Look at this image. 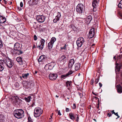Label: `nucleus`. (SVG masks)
Wrapping results in <instances>:
<instances>
[{
    "instance_id": "a18cd8bd",
    "label": "nucleus",
    "mask_w": 122,
    "mask_h": 122,
    "mask_svg": "<svg viewBox=\"0 0 122 122\" xmlns=\"http://www.w3.org/2000/svg\"><path fill=\"white\" fill-rule=\"evenodd\" d=\"M20 6L21 7H22L23 6V4L22 2H21L20 3Z\"/></svg>"
},
{
    "instance_id": "a878e982",
    "label": "nucleus",
    "mask_w": 122,
    "mask_h": 122,
    "mask_svg": "<svg viewBox=\"0 0 122 122\" xmlns=\"http://www.w3.org/2000/svg\"><path fill=\"white\" fill-rule=\"evenodd\" d=\"M29 73L23 74V78L27 79L29 77Z\"/></svg>"
},
{
    "instance_id": "13d9d810",
    "label": "nucleus",
    "mask_w": 122,
    "mask_h": 122,
    "mask_svg": "<svg viewBox=\"0 0 122 122\" xmlns=\"http://www.w3.org/2000/svg\"><path fill=\"white\" fill-rule=\"evenodd\" d=\"M111 112L112 113V114H114L115 112H114V110H112V111H111Z\"/></svg>"
},
{
    "instance_id": "c03bdc74",
    "label": "nucleus",
    "mask_w": 122,
    "mask_h": 122,
    "mask_svg": "<svg viewBox=\"0 0 122 122\" xmlns=\"http://www.w3.org/2000/svg\"><path fill=\"white\" fill-rule=\"evenodd\" d=\"M107 116L109 117H110L112 116V114L110 113H108L107 114Z\"/></svg>"
},
{
    "instance_id": "20e7f679",
    "label": "nucleus",
    "mask_w": 122,
    "mask_h": 122,
    "mask_svg": "<svg viewBox=\"0 0 122 122\" xmlns=\"http://www.w3.org/2000/svg\"><path fill=\"white\" fill-rule=\"evenodd\" d=\"M67 60L66 56L63 55L59 57V59L57 60V61L59 63H61L62 64H64L67 61Z\"/></svg>"
},
{
    "instance_id": "7ed1b4c3",
    "label": "nucleus",
    "mask_w": 122,
    "mask_h": 122,
    "mask_svg": "<svg viewBox=\"0 0 122 122\" xmlns=\"http://www.w3.org/2000/svg\"><path fill=\"white\" fill-rule=\"evenodd\" d=\"M23 110L22 109H17L15 110L14 112V114L15 117L18 118H20L21 117V114L22 113L21 112H22Z\"/></svg>"
},
{
    "instance_id": "f03ea898",
    "label": "nucleus",
    "mask_w": 122,
    "mask_h": 122,
    "mask_svg": "<svg viewBox=\"0 0 122 122\" xmlns=\"http://www.w3.org/2000/svg\"><path fill=\"white\" fill-rule=\"evenodd\" d=\"M43 110L40 107H37L35 108L34 112V116L36 117L40 116L43 113Z\"/></svg>"
},
{
    "instance_id": "0eeeda50",
    "label": "nucleus",
    "mask_w": 122,
    "mask_h": 122,
    "mask_svg": "<svg viewBox=\"0 0 122 122\" xmlns=\"http://www.w3.org/2000/svg\"><path fill=\"white\" fill-rule=\"evenodd\" d=\"M46 17L43 15L36 16V19L38 21L40 22H43L45 19Z\"/></svg>"
},
{
    "instance_id": "09e8293b",
    "label": "nucleus",
    "mask_w": 122,
    "mask_h": 122,
    "mask_svg": "<svg viewBox=\"0 0 122 122\" xmlns=\"http://www.w3.org/2000/svg\"><path fill=\"white\" fill-rule=\"evenodd\" d=\"M69 108H66V112H68L69 111Z\"/></svg>"
},
{
    "instance_id": "2f4dec72",
    "label": "nucleus",
    "mask_w": 122,
    "mask_h": 122,
    "mask_svg": "<svg viewBox=\"0 0 122 122\" xmlns=\"http://www.w3.org/2000/svg\"><path fill=\"white\" fill-rule=\"evenodd\" d=\"M87 19L91 21L92 19V16L91 15H89L88 16Z\"/></svg>"
},
{
    "instance_id": "9d476101",
    "label": "nucleus",
    "mask_w": 122,
    "mask_h": 122,
    "mask_svg": "<svg viewBox=\"0 0 122 122\" xmlns=\"http://www.w3.org/2000/svg\"><path fill=\"white\" fill-rule=\"evenodd\" d=\"M57 77V75L56 73H51L49 76V79L52 80H56Z\"/></svg>"
},
{
    "instance_id": "cd10ccee",
    "label": "nucleus",
    "mask_w": 122,
    "mask_h": 122,
    "mask_svg": "<svg viewBox=\"0 0 122 122\" xmlns=\"http://www.w3.org/2000/svg\"><path fill=\"white\" fill-rule=\"evenodd\" d=\"M57 15L56 16V19L57 20H59L60 17L61 16V14L60 13L58 12L57 13Z\"/></svg>"
},
{
    "instance_id": "37998d69",
    "label": "nucleus",
    "mask_w": 122,
    "mask_h": 122,
    "mask_svg": "<svg viewBox=\"0 0 122 122\" xmlns=\"http://www.w3.org/2000/svg\"><path fill=\"white\" fill-rule=\"evenodd\" d=\"M94 80L93 79H92L91 80V81L90 84L91 85H92L93 84V83L94 82Z\"/></svg>"
},
{
    "instance_id": "a211bd4d",
    "label": "nucleus",
    "mask_w": 122,
    "mask_h": 122,
    "mask_svg": "<svg viewBox=\"0 0 122 122\" xmlns=\"http://www.w3.org/2000/svg\"><path fill=\"white\" fill-rule=\"evenodd\" d=\"M74 61L73 59H71L69 61L68 64V67L69 68H71L73 64L74 63Z\"/></svg>"
},
{
    "instance_id": "864d4df0",
    "label": "nucleus",
    "mask_w": 122,
    "mask_h": 122,
    "mask_svg": "<svg viewBox=\"0 0 122 122\" xmlns=\"http://www.w3.org/2000/svg\"><path fill=\"white\" fill-rule=\"evenodd\" d=\"M99 81V80L98 79H96L95 80V82H96V83H97Z\"/></svg>"
},
{
    "instance_id": "5701e85b",
    "label": "nucleus",
    "mask_w": 122,
    "mask_h": 122,
    "mask_svg": "<svg viewBox=\"0 0 122 122\" xmlns=\"http://www.w3.org/2000/svg\"><path fill=\"white\" fill-rule=\"evenodd\" d=\"M72 82L70 81H67L66 82V86L68 87H69L72 85Z\"/></svg>"
},
{
    "instance_id": "72a5a7b5",
    "label": "nucleus",
    "mask_w": 122,
    "mask_h": 122,
    "mask_svg": "<svg viewBox=\"0 0 122 122\" xmlns=\"http://www.w3.org/2000/svg\"><path fill=\"white\" fill-rule=\"evenodd\" d=\"M86 21L87 24H88L90 23L91 20L87 19L86 20Z\"/></svg>"
},
{
    "instance_id": "58836bf2",
    "label": "nucleus",
    "mask_w": 122,
    "mask_h": 122,
    "mask_svg": "<svg viewBox=\"0 0 122 122\" xmlns=\"http://www.w3.org/2000/svg\"><path fill=\"white\" fill-rule=\"evenodd\" d=\"M114 113V114L116 116H117L118 118H119L120 116L119 115H118L117 112L116 113L115 112Z\"/></svg>"
},
{
    "instance_id": "7c9ffc66",
    "label": "nucleus",
    "mask_w": 122,
    "mask_h": 122,
    "mask_svg": "<svg viewBox=\"0 0 122 122\" xmlns=\"http://www.w3.org/2000/svg\"><path fill=\"white\" fill-rule=\"evenodd\" d=\"M17 52H16V53H18L19 55L22 54V52L21 50H17Z\"/></svg>"
},
{
    "instance_id": "8fccbe9b",
    "label": "nucleus",
    "mask_w": 122,
    "mask_h": 122,
    "mask_svg": "<svg viewBox=\"0 0 122 122\" xmlns=\"http://www.w3.org/2000/svg\"><path fill=\"white\" fill-rule=\"evenodd\" d=\"M73 107L72 108L73 109H75L76 107V106L75 104L74 103L73 104Z\"/></svg>"
},
{
    "instance_id": "f8f14e48",
    "label": "nucleus",
    "mask_w": 122,
    "mask_h": 122,
    "mask_svg": "<svg viewBox=\"0 0 122 122\" xmlns=\"http://www.w3.org/2000/svg\"><path fill=\"white\" fill-rule=\"evenodd\" d=\"M38 0H30L28 3L30 5L34 6L38 3Z\"/></svg>"
},
{
    "instance_id": "052dcab7",
    "label": "nucleus",
    "mask_w": 122,
    "mask_h": 122,
    "mask_svg": "<svg viewBox=\"0 0 122 122\" xmlns=\"http://www.w3.org/2000/svg\"><path fill=\"white\" fill-rule=\"evenodd\" d=\"M94 45L95 44H94L92 45L91 46V47H92V48H93L94 47Z\"/></svg>"
},
{
    "instance_id": "5fc2aeb1",
    "label": "nucleus",
    "mask_w": 122,
    "mask_h": 122,
    "mask_svg": "<svg viewBox=\"0 0 122 122\" xmlns=\"http://www.w3.org/2000/svg\"><path fill=\"white\" fill-rule=\"evenodd\" d=\"M75 116H77V118L76 119V121H78V120L79 119L78 117V116L77 115H76Z\"/></svg>"
},
{
    "instance_id": "4be33fe9",
    "label": "nucleus",
    "mask_w": 122,
    "mask_h": 122,
    "mask_svg": "<svg viewBox=\"0 0 122 122\" xmlns=\"http://www.w3.org/2000/svg\"><path fill=\"white\" fill-rule=\"evenodd\" d=\"M75 70L77 71L80 68V64L79 63H76L75 64Z\"/></svg>"
},
{
    "instance_id": "f3484780",
    "label": "nucleus",
    "mask_w": 122,
    "mask_h": 122,
    "mask_svg": "<svg viewBox=\"0 0 122 122\" xmlns=\"http://www.w3.org/2000/svg\"><path fill=\"white\" fill-rule=\"evenodd\" d=\"M116 88L117 92L119 93L122 92V87L120 85H117L116 86Z\"/></svg>"
},
{
    "instance_id": "dca6fc26",
    "label": "nucleus",
    "mask_w": 122,
    "mask_h": 122,
    "mask_svg": "<svg viewBox=\"0 0 122 122\" xmlns=\"http://www.w3.org/2000/svg\"><path fill=\"white\" fill-rule=\"evenodd\" d=\"M47 59V58L46 57V56L44 55H42L39 58L38 60V61L40 63L41 62L43 61L44 60Z\"/></svg>"
},
{
    "instance_id": "9b49d317",
    "label": "nucleus",
    "mask_w": 122,
    "mask_h": 122,
    "mask_svg": "<svg viewBox=\"0 0 122 122\" xmlns=\"http://www.w3.org/2000/svg\"><path fill=\"white\" fill-rule=\"evenodd\" d=\"M94 28L91 29L88 34V37L89 38H91L94 36Z\"/></svg>"
},
{
    "instance_id": "4468645a",
    "label": "nucleus",
    "mask_w": 122,
    "mask_h": 122,
    "mask_svg": "<svg viewBox=\"0 0 122 122\" xmlns=\"http://www.w3.org/2000/svg\"><path fill=\"white\" fill-rule=\"evenodd\" d=\"M4 61L2 60H0V71H2L4 69Z\"/></svg>"
},
{
    "instance_id": "774afa93",
    "label": "nucleus",
    "mask_w": 122,
    "mask_h": 122,
    "mask_svg": "<svg viewBox=\"0 0 122 122\" xmlns=\"http://www.w3.org/2000/svg\"><path fill=\"white\" fill-rule=\"evenodd\" d=\"M37 73V71H35V74H36Z\"/></svg>"
},
{
    "instance_id": "79ce46f5",
    "label": "nucleus",
    "mask_w": 122,
    "mask_h": 122,
    "mask_svg": "<svg viewBox=\"0 0 122 122\" xmlns=\"http://www.w3.org/2000/svg\"><path fill=\"white\" fill-rule=\"evenodd\" d=\"M78 94L80 96V98H81L82 96V94L81 93L79 92V93Z\"/></svg>"
},
{
    "instance_id": "f257e3e1",
    "label": "nucleus",
    "mask_w": 122,
    "mask_h": 122,
    "mask_svg": "<svg viewBox=\"0 0 122 122\" xmlns=\"http://www.w3.org/2000/svg\"><path fill=\"white\" fill-rule=\"evenodd\" d=\"M85 6L82 4H79L76 8V11L79 14L83 13L85 9Z\"/></svg>"
},
{
    "instance_id": "3c124183",
    "label": "nucleus",
    "mask_w": 122,
    "mask_h": 122,
    "mask_svg": "<svg viewBox=\"0 0 122 122\" xmlns=\"http://www.w3.org/2000/svg\"><path fill=\"white\" fill-rule=\"evenodd\" d=\"M17 98V97L16 96H14L13 97V98H12L13 99H14V98H15V100H16Z\"/></svg>"
},
{
    "instance_id": "e2e57ef3",
    "label": "nucleus",
    "mask_w": 122,
    "mask_h": 122,
    "mask_svg": "<svg viewBox=\"0 0 122 122\" xmlns=\"http://www.w3.org/2000/svg\"><path fill=\"white\" fill-rule=\"evenodd\" d=\"M116 56H114V57H113V59H115V60H116Z\"/></svg>"
},
{
    "instance_id": "ea45409f",
    "label": "nucleus",
    "mask_w": 122,
    "mask_h": 122,
    "mask_svg": "<svg viewBox=\"0 0 122 122\" xmlns=\"http://www.w3.org/2000/svg\"><path fill=\"white\" fill-rule=\"evenodd\" d=\"M15 86L16 87H18L19 86L18 84L17 83H15Z\"/></svg>"
},
{
    "instance_id": "4d7b16f0",
    "label": "nucleus",
    "mask_w": 122,
    "mask_h": 122,
    "mask_svg": "<svg viewBox=\"0 0 122 122\" xmlns=\"http://www.w3.org/2000/svg\"><path fill=\"white\" fill-rule=\"evenodd\" d=\"M92 93L93 94H94L96 96H97L98 94L97 93H96V94H95V93H94L93 92H92Z\"/></svg>"
},
{
    "instance_id": "4c0bfd02",
    "label": "nucleus",
    "mask_w": 122,
    "mask_h": 122,
    "mask_svg": "<svg viewBox=\"0 0 122 122\" xmlns=\"http://www.w3.org/2000/svg\"><path fill=\"white\" fill-rule=\"evenodd\" d=\"M37 37L36 36V35H34V40H37Z\"/></svg>"
},
{
    "instance_id": "423d86ee",
    "label": "nucleus",
    "mask_w": 122,
    "mask_h": 122,
    "mask_svg": "<svg viewBox=\"0 0 122 122\" xmlns=\"http://www.w3.org/2000/svg\"><path fill=\"white\" fill-rule=\"evenodd\" d=\"M56 39L54 37H52L50 42L48 43V47L49 49H51L53 46L54 42L56 41Z\"/></svg>"
},
{
    "instance_id": "39448f33",
    "label": "nucleus",
    "mask_w": 122,
    "mask_h": 122,
    "mask_svg": "<svg viewBox=\"0 0 122 122\" xmlns=\"http://www.w3.org/2000/svg\"><path fill=\"white\" fill-rule=\"evenodd\" d=\"M84 41V38L83 37H79L76 41V44L79 47H81Z\"/></svg>"
},
{
    "instance_id": "bf43d9fd",
    "label": "nucleus",
    "mask_w": 122,
    "mask_h": 122,
    "mask_svg": "<svg viewBox=\"0 0 122 122\" xmlns=\"http://www.w3.org/2000/svg\"><path fill=\"white\" fill-rule=\"evenodd\" d=\"M53 114V113H52V114H51V115L50 116L51 118H52V117Z\"/></svg>"
},
{
    "instance_id": "c756f323",
    "label": "nucleus",
    "mask_w": 122,
    "mask_h": 122,
    "mask_svg": "<svg viewBox=\"0 0 122 122\" xmlns=\"http://www.w3.org/2000/svg\"><path fill=\"white\" fill-rule=\"evenodd\" d=\"M118 7L122 9V0H121L118 5Z\"/></svg>"
},
{
    "instance_id": "ddd939ff",
    "label": "nucleus",
    "mask_w": 122,
    "mask_h": 122,
    "mask_svg": "<svg viewBox=\"0 0 122 122\" xmlns=\"http://www.w3.org/2000/svg\"><path fill=\"white\" fill-rule=\"evenodd\" d=\"M54 66L52 64V63H51L50 64H46L45 67V68L46 70H51L52 69Z\"/></svg>"
},
{
    "instance_id": "bb28decb",
    "label": "nucleus",
    "mask_w": 122,
    "mask_h": 122,
    "mask_svg": "<svg viewBox=\"0 0 122 122\" xmlns=\"http://www.w3.org/2000/svg\"><path fill=\"white\" fill-rule=\"evenodd\" d=\"M31 97L30 96H29L27 97H25V99L26 102H29L30 101V98Z\"/></svg>"
},
{
    "instance_id": "a19ab883",
    "label": "nucleus",
    "mask_w": 122,
    "mask_h": 122,
    "mask_svg": "<svg viewBox=\"0 0 122 122\" xmlns=\"http://www.w3.org/2000/svg\"><path fill=\"white\" fill-rule=\"evenodd\" d=\"M17 9L19 11H20L21 10H22L21 8L19 7H18Z\"/></svg>"
},
{
    "instance_id": "c9c22d12",
    "label": "nucleus",
    "mask_w": 122,
    "mask_h": 122,
    "mask_svg": "<svg viewBox=\"0 0 122 122\" xmlns=\"http://www.w3.org/2000/svg\"><path fill=\"white\" fill-rule=\"evenodd\" d=\"M4 117V116L0 114V120H2Z\"/></svg>"
},
{
    "instance_id": "393cba45",
    "label": "nucleus",
    "mask_w": 122,
    "mask_h": 122,
    "mask_svg": "<svg viewBox=\"0 0 122 122\" xmlns=\"http://www.w3.org/2000/svg\"><path fill=\"white\" fill-rule=\"evenodd\" d=\"M69 115L70 118L72 120H74L75 118L74 114L72 113H71L69 114Z\"/></svg>"
},
{
    "instance_id": "aec40b11",
    "label": "nucleus",
    "mask_w": 122,
    "mask_h": 122,
    "mask_svg": "<svg viewBox=\"0 0 122 122\" xmlns=\"http://www.w3.org/2000/svg\"><path fill=\"white\" fill-rule=\"evenodd\" d=\"M98 2L97 0H93L92 2V6L93 7H94L93 9V10L94 11V10L95 8V7L98 4Z\"/></svg>"
},
{
    "instance_id": "603ef678",
    "label": "nucleus",
    "mask_w": 122,
    "mask_h": 122,
    "mask_svg": "<svg viewBox=\"0 0 122 122\" xmlns=\"http://www.w3.org/2000/svg\"><path fill=\"white\" fill-rule=\"evenodd\" d=\"M31 119L30 118H28V122H32V121L31 120Z\"/></svg>"
},
{
    "instance_id": "0e129e2a",
    "label": "nucleus",
    "mask_w": 122,
    "mask_h": 122,
    "mask_svg": "<svg viewBox=\"0 0 122 122\" xmlns=\"http://www.w3.org/2000/svg\"><path fill=\"white\" fill-rule=\"evenodd\" d=\"M99 110H98V112L99 113H100V111Z\"/></svg>"
},
{
    "instance_id": "c85d7f7f",
    "label": "nucleus",
    "mask_w": 122,
    "mask_h": 122,
    "mask_svg": "<svg viewBox=\"0 0 122 122\" xmlns=\"http://www.w3.org/2000/svg\"><path fill=\"white\" fill-rule=\"evenodd\" d=\"M45 42V41L44 39H41L40 41V42L41 43V45L44 46Z\"/></svg>"
},
{
    "instance_id": "473e14b6",
    "label": "nucleus",
    "mask_w": 122,
    "mask_h": 122,
    "mask_svg": "<svg viewBox=\"0 0 122 122\" xmlns=\"http://www.w3.org/2000/svg\"><path fill=\"white\" fill-rule=\"evenodd\" d=\"M3 46V43L2 41L0 40V48H1Z\"/></svg>"
},
{
    "instance_id": "6e6d98bb",
    "label": "nucleus",
    "mask_w": 122,
    "mask_h": 122,
    "mask_svg": "<svg viewBox=\"0 0 122 122\" xmlns=\"http://www.w3.org/2000/svg\"><path fill=\"white\" fill-rule=\"evenodd\" d=\"M99 85L100 87H101L102 86V85L101 83L100 82H99Z\"/></svg>"
},
{
    "instance_id": "412c9836",
    "label": "nucleus",
    "mask_w": 122,
    "mask_h": 122,
    "mask_svg": "<svg viewBox=\"0 0 122 122\" xmlns=\"http://www.w3.org/2000/svg\"><path fill=\"white\" fill-rule=\"evenodd\" d=\"M6 21V18L1 16L0 17V22L1 23H3L5 22Z\"/></svg>"
},
{
    "instance_id": "de8ad7c7",
    "label": "nucleus",
    "mask_w": 122,
    "mask_h": 122,
    "mask_svg": "<svg viewBox=\"0 0 122 122\" xmlns=\"http://www.w3.org/2000/svg\"><path fill=\"white\" fill-rule=\"evenodd\" d=\"M58 115L60 116H61V113L60 111V110H59L58 111Z\"/></svg>"
},
{
    "instance_id": "69168bd1",
    "label": "nucleus",
    "mask_w": 122,
    "mask_h": 122,
    "mask_svg": "<svg viewBox=\"0 0 122 122\" xmlns=\"http://www.w3.org/2000/svg\"><path fill=\"white\" fill-rule=\"evenodd\" d=\"M56 97H59V96H58L57 95H56Z\"/></svg>"
},
{
    "instance_id": "e433bc0d",
    "label": "nucleus",
    "mask_w": 122,
    "mask_h": 122,
    "mask_svg": "<svg viewBox=\"0 0 122 122\" xmlns=\"http://www.w3.org/2000/svg\"><path fill=\"white\" fill-rule=\"evenodd\" d=\"M67 46V45L66 44H65L64 46L63 47H61V49H66V47Z\"/></svg>"
},
{
    "instance_id": "49530a36",
    "label": "nucleus",
    "mask_w": 122,
    "mask_h": 122,
    "mask_svg": "<svg viewBox=\"0 0 122 122\" xmlns=\"http://www.w3.org/2000/svg\"><path fill=\"white\" fill-rule=\"evenodd\" d=\"M58 20H57L56 19V18L55 19L53 20V22L55 23H56V22Z\"/></svg>"
},
{
    "instance_id": "6e6552de",
    "label": "nucleus",
    "mask_w": 122,
    "mask_h": 122,
    "mask_svg": "<svg viewBox=\"0 0 122 122\" xmlns=\"http://www.w3.org/2000/svg\"><path fill=\"white\" fill-rule=\"evenodd\" d=\"M4 63L6 64V66L10 68H11L13 64L10 60L7 58L5 60Z\"/></svg>"
},
{
    "instance_id": "6ab92c4d",
    "label": "nucleus",
    "mask_w": 122,
    "mask_h": 122,
    "mask_svg": "<svg viewBox=\"0 0 122 122\" xmlns=\"http://www.w3.org/2000/svg\"><path fill=\"white\" fill-rule=\"evenodd\" d=\"M16 61L18 62L20 65H22L23 64V61L22 58L20 57H17L16 59Z\"/></svg>"
},
{
    "instance_id": "b1692460",
    "label": "nucleus",
    "mask_w": 122,
    "mask_h": 122,
    "mask_svg": "<svg viewBox=\"0 0 122 122\" xmlns=\"http://www.w3.org/2000/svg\"><path fill=\"white\" fill-rule=\"evenodd\" d=\"M20 46V44L18 43H15L14 45V49L15 50H17V49L19 48Z\"/></svg>"
},
{
    "instance_id": "2eb2a0df",
    "label": "nucleus",
    "mask_w": 122,
    "mask_h": 122,
    "mask_svg": "<svg viewBox=\"0 0 122 122\" xmlns=\"http://www.w3.org/2000/svg\"><path fill=\"white\" fill-rule=\"evenodd\" d=\"M72 72L70 70L68 73H66V74L61 75V79H64L66 78L67 76L71 74L72 73Z\"/></svg>"
},
{
    "instance_id": "1a4fd4ad",
    "label": "nucleus",
    "mask_w": 122,
    "mask_h": 122,
    "mask_svg": "<svg viewBox=\"0 0 122 122\" xmlns=\"http://www.w3.org/2000/svg\"><path fill=\"white\" fill-rule=\"evenodd\" d=\"M117 62L115 64L116 66L115 69V71L116 73V74H117V72H119L120 71L121 66H122V64L121 63H118Z\"/></svg>"
},
{
    "instance_id": "f704fd0d",
    "label": "nucleus",
    "mask_w": 122,
    "mask_h": 122,
    "mask_svg": "<svg viewBox=\"0 0 122 122\" xmlns=\"http://www.w3.org/2000/svg\"><path fill=\"white\" fill-rule=\"evenodd\" d=\"M43 46L41 45H40L38 46V47L39 48V49H42L43 48Z\"/></svg>"
},
{
    "instance_id": "338daca9",
    "label": "nucleus",
    "mask_w": 122,
    "mask_h": 122,
    "mask_svg": "<svg viewBox=\"0 0 122 122\" xmlns=\"http://www.w3.org/2000/svg\"><path fill=\"white\" fill-rule=\"evenodd\" d=\"M93 120L94 121H95V122H96V121H96V119H93Z\"/></svg>"
},
{
    "instance_id": "680f3d73",
    "label": "nucleus",
    "mask_w": 122,
    "mask_h": 122,
    "mask_svg": "<svg viewBox=\"0 0 122 122\" xmlns=\"http://www.w3.org/2000/svg\"><path fill=\"white\" fill-rule=\"evenodd\" d=\"M4 1L5 4H6V1L5 0H4Z\"/></svg>"
}]
</instances>
